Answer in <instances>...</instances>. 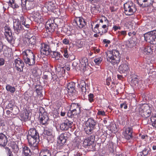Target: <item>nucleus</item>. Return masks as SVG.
I'll use <instances>...</instances> for the list:
<instances>
[{
	"instance_id": "nucleus-60",
	"label": "nucleus",
	"mask_w": 156,
	"mask_h": 156,
	"mask_svg": "<svg viewBox=\"0 0 156 156\" xmlns=\"http://www.w3.org/2000/svg\"><path fill=\"white\" fill-rule=\"evenodd\" d=\"M62 43L65 45H68L69 44L70 41L68 38H65L62 40Z\"/></svg>"
},
{
	"instance_id": "nucleus-46",
	"label": "nucleus",
	"mask_w": 156,
	"mask_h": 156,
	"mask_svg": "<svg viewBox=\"0 0 156 156\" xmlns=\"http://www.w3.org/2000/svg\"><path fill=\"white\" fill-rule=\"evenodd\" d=\"M88 100L90 103H92L94 101V95L92 93H90L88 95Z\"/></svg>"
},
{
	"instance_id": "nucleus-7",
	"label": "nucleus",
	"mask_w": 156,
	"mask_h": 156,
	"mask_svg": "<svg viewBox=\"0 0 156 156\" xmlns=\"http://www.w3.org/2000/svg\"><path fill=\"white\" fill-rule=\"evenodd\" d=\"M124 13L126 16L133 15L136 11L135 6L132 3H126L124 4Z\"/></svg>"
},
{
	"instance_id": "nucleus-35",
	"label": "nucleus",
	"mask_w": 156,
	"mask_h": 156,
	"mask_svg": "<svg viewBox=\"0 0 156 156\" xmlns=\"http://www.w3.org/2000/svg\"><path fill=\"white\" fill-rule=\"evenodd\" d=\"M9 5L14 9H18L19 5L16 3L14 0H9Z\"/></svg>"
},
{
	"instance_id": "nucleus-26",
	"label": "nucleus",
	"mask_w": 156,
	"mask_h": 156,
	"mask_svg": "<svg viewBox=\"0 0 156 156\" xmlns=\"http://www.w3.org/2000/svg\"><path fill=\"white\" fill-rule=\"evenodd\" d=\"M88 59L87 58L84 57L80 60V67L82 70H84L86 69L87 66L88 65Z\"/></svg>"
},
{
	"instance_id": "nucleus-19",
	"label": "nucleus",
	"mask_w": 156,
	"mask_h": 156,
	"mask_svg": "<svg viewBox=\"0 0 156 156\" xmlns=\"http://www.w3.org/2000/svg\"><path fill=\"white\" fill-rule=\"evenodd\" d=\"M39 119L40 123L42 125H46L48 124V121L49 118L47 115L46 112H44L43 114H41V115L40 116Z\"/></svg>"
},
{
	"instance_id": "nucleus-58",
	"label": "nucleus",
	"mask_w": 156,
	"mask_h": 156,
	"mask_svg": "<svg viewBox=\"0 0 156 156\" xmlns=\"http://www.w3.org/2000/svg\"><path fill=\"white\" fill-rule=\"evenodd\" d=\"M62 134H63V135H64V136L67 140L68 139L71 137V134L69 132H66Z\"/></svg>"
},
{
	"instance_id": "nucleus-48",
	"label": "nucleus",
	"mask_w": 156,
	"mask_h": 156,
	"mask_svg": "<svg viewBox=\"0 0 156 156\" xmlns=\"http://www.w3.org/2000/svg\"><path fill=\"white\" fill-rule=\"evenodd\" d=\"M91 11L93 14H94L98 12V10L96 6L92 7L91 8Z\"/></svg>"
},
{
	"instance_id": "nucleus-49",
	"label": "nucleus",
	"mask_w": 156,
	"mask_h": 156,
	"mask_svg": "<svg viewBox=\"0 0 156 156\" xmlns=\"http://www.w3.org/2000/svg\"><path fill=\"white\" fill-rule=\"evenodd\" d=\"M110 130L112 132L116 131L117 130L116 125L115 124H112L110 126Z\"/></svg>"
},
{
	"instance_id": "nucleus-50",
	"label": "nucleus",
	"mask_w": 156,
	"mask_h": 156,
	"mask_svg": "<svg viewBox=\"0 0 156 156\" xmlns=\"http://www.w3.org/2000/svg\"><path fill=\"white\" fill-rule=\"evenodd\" d=\"M127 46L128 47L131 48H132L134 44V42L132 40H129L127 43Z\"/></svg>"
},
{
	"instance_id": "nucleus-56",
	"label": "nucleus",
	"mask_w": 156,
	"mask_h": 156,
	"mask_svg": "<svg viewBox=\"0 0 156 156\" xmlns=\"http://www.w3.org/2000/svg\"><path fill=\"white\" fill-rule=\"evenodd\" d=\"M19 17L20 18V23H25V21H26V19L25 17L23 16V15H20L19 16Z\"/></svg>"
},
{
	"instance_id": "nucleus-33",
	"label": "nucleus",
	"mask_w": 156,
	"mask_h": 156,
	"mask_svg": "<svg viewBox=\"0 0 156 156\" xmlns=\"http://www.w3.org/2000/svg\"><path fill=\"white\" fill-rule=\"evenodd\" d=\"M119 40L123 39L127 35V32L125 30L119 31L117 33Z\"/></svg>"
},
{
	"instance_id": "nucleus-38",
	"label": "nucleus",
	"mask_w": 156,
	"mask_h": 156,
	"mask_svg": "<svg viewBox=\"0 0 156 156\" xmlns=\"http://www.w3.org/2000/svg\"><path fill=\"white\" fill-rule=\"evenodd\" d=\"M6 90L11 93H14L16 91V88L14 86H12L9 84H7L6 86Z\"/></svg>"
},
{
	"instance_id": "nucleus-53",
	"label": "nucleus",
	"mask_w": 156,
	"mask_h": 156,
	"mask_svg": "<svg viewBox=\"0 0 156 156\" xmlns=\"http://www.w3.org/2000/svg\"><path fill=\"white\" fill-rule=\"evenodd\" d=\"M101 31L99 30L98 33L100 34V36H101L105 33H107L108 31V30L107 29H102Z\"/></svg>"
},
{
	"instance_id": "nucleus-11",
	"label": "nucleus",
	"mask_w": 156,
	"mask_h": 156,
	"mask_svg": "<svg viewBox=\"0 0 156 156\" xmlns=\"http://www.w3.org/2000/svg\"><path fill=\"white\" fill-rule=\"evenodd\" d=\"M5 35L8 42L11 44L14 43V40L13 39L11 30L10 27L8 26L5 27Z\"/></svg>"
},
{
	"instance_id": "nucleus-31",
	"label": "nucleus",
	"mask_w": 156,
	"mask_h": 156,
	"mask_svg": "<svg viewBox=\"0 0 156 156\" xmlns=\"http://www.w3.org/2000/svg\"><path fill=\"white\" fill-rule=\"evenodd\" d=\"M45 5L49 9V11H52L55 8V5L53 0L46 2L45 3Z\"/></svg>"
},
{
	"instance_id": "nucleus-62",
	"label": "nucleus",
	"mask_w": 156,
	"mask_h": 156,
	"mask_svg": "<svg viewBox=\"0 0 156 156\" xmlns=\"http://www.w3.org/2000/svg\"><path fill=\"white\" fill-rule=\"evenodd\" d=\"M112 82V80L111 77H109L107 78L106 80V83L107 85L109 86L110 84V83Z\"/></svg>"
},
{
	"instance_id": "nucleus-41",
	"label": "nucleus",
	"mask_w": 156,
	"mask_h": 156,
	"mask_svg": "<svg viewBox=\"0 0 156 156\" xmlns=\"http://www.w3.org/2000/svg\"><path fill=\"white\" fill-rule=\"evenodd\" d=\"M151 120L153 126L156 128V114L154 116L152 115L151 118Z\"/></svg>"
},
{
	"instance_id": "nucleus-3",
	"label": "nucleus",
	"mask_w": 156,
	"mask_h": 156,
	"mask_svg": "<svg viewBox=\"0 0 156 156\" xmlns=\"http://www.w3.org/2000/svg\"><path fill=\"white\" fill-rule=\"evenodd\" d=\"M23 59L26 64L29 66L34 65L36 62V56L32 51L29 49H27L23 52Z\"/></svg>"
},
{
	"instance_id": "nucleus-59",
	"label": "nucleus",
	"mask_w": 156,
	"mask_h": 156,
	"mask_svg": "<svg viewBox=\"0 0 156 156\" xmlns=\"http://www.w3.org/2000/svg\"><path fill=\"white\" fill-rule=\"evenodd\" d=\"M41 9L42 11L44 12H47L49 11V9L47 7V6L45 5V3L44 5L42 7Z\"/></svg>"
},
{
	"instance_id": "nucleus-64",
	"label": "nucleus",
	"mask_w": 156,
	"mask_h": 156,
	"mask_svg": "<svg viewBox=\"0 0 156 156\" xmlns=\"http://www.w3.org/2000/svg\"><path fill=\"white\" fill-rule=\"evenodd\" d=\"M95 53H99L100 51V49L99 48L94 47L93 49Z\"/></svg>"
},
{
	"instance_id": "nucleus-55",
	"label": "nucleus",
	"mask_w": 156,
	"mask_h": 156,
	"mask_svg": "<svg viewBox=\"0 0 156 156\" xmlns=\"http://www.w3.org/2000/svg\"><path fill=\"white\" fill-rule=\"evenodd\" d=\"M102 61V58L101 57H99L95 58L94 59V61L97 65L99 64Z\"/></svg>"
},
{
	"instance_id": "nucleus-28",
	"label": "nucleus",
	"mask_w": 156,
	"mask_h": 156,
	"mask_svg": "<svg viewBox=\"0 0 156 156\" xmlns=\"http://www.w3.org/2000/svg\"><path fill=\"white\" fill-rule=\"evenodd\" d=\"M39 156H51V151L47 148L42 149L40 151Z\"/></svg>"
},
{
	"instance_id": "nucleus-14",
	"label": "nucleus",
	"mask_w": 156,
	"mask_h": 156,
	"mask_svg": "<svg viewBox=\"0 0 156 156\" xmlns=\"http://www.w3.org/2000/svg\"><path fill=\"white\" fill-rule=\"evenodd\" d=\"M86 24L85 20L81 17L76 18L73 22L74 25L77 26L80 28H83Z\"/></svg>"
},
{
	"instance_id": "nucleus-25",
	"label": "nucleus",
	"mask_w": 156,
	"mask_h": 156,
	"mask_svg": "<svg viewBox=\"0 0 156 156\" xmlns=\"http://www.w3.org/2000/svg\"><path fill=\"white\" fill-rule=\"evenodd\" d=\"M24 42H26V45L29 46H31L32 45H34L35 44L36 40V37L35 36L32 37L30 38H24Z\"/></svg>"
},
{
	"instance_id": "nucleus-32",
	"label": "nucleus",
	"mask_w": 156,
	"mask_h": 156,
	"mask_svg": "<svg viewBox=\"0 0 156 156\" xmlns=\"http://www.w3.org/2000/svg\"><path fill=\"white\" fill-rule=\"evenodd\" d=\"M58 143L60 144V146L63 145L66 142L67 140L62 133L61 134L58 138Z\"/></svg>"
},
{
	"instance_id": "nucleus-45",
	"label": "nucleus",
	"mask_w": 156,
	"mask_h": 156,
	"mask_svg": "<svg viewBox=\"0 0 156 156\" xmlns=\"http://www.w3.org/2000/svg\"><path fill=\"white\" fill-rule=\"evenodd\" d=\"M13 151L15 153H17L19 150V148L17 145L16 144L13 145L12 146Z\"/></svg>"
},
{
	"instance_id": "nucleus-30",
	"label": "nucleus",
	"mask_w": 156,
	"mask_h": 156,
	"mask_svg": "<svg viewBox=\"0 0 156 156\" xmlns=\"http://www.w3.org/2000/svg\"><path fill=\"white\" fill-rule=\"evenodd\" d=\"M30 113L26 111L25 113H21L20 115V119L22 121H26L29 120Z\"/></svg>"
},
{
	"instance_id": "nucleus-29",
	"label": "nucleus",
	"mask_w": 156,
	"mask_h": 156,
	"mask_svg": "<svg viewBox=\"0 0 156 156\" xmlns=\"http://www.w3.org/2000/svg\"><path fill=\"white\" fill-rule=\"evenodd\" d=\"M31 151L29 147L26 146H23L22 154V156H31L30 154Z\"/></svg>"
},
{
	"instance_id": "nucleus-21",
	"label": "nucleus",
	"mask_w": 156,
	"mask_h": 156,
	"mask_svg": "<svg viewBox=\"0 0 156 156\" xmlns=\"http://www.w3.org/2000/svg\"><path fill=\"white\" fill-rule=\"evenodd\" d=\"M43 133L48 136L47 137L48 140L52 142L54 140V137L52 135L53 131L52 129L47 128H45L44 130Z\"/></svg>"
},
{
	"instance_id": "nucleus-61",
	"label": "nucleus",
	"mask_w": 156,
	"mask_h": 156,
	"mask_svg": "<svg viewBox=\"0 0 156 156\" xmlns=\"http://www.w3.org/2000/svg\"><path fill=\"white\" fill-rule=\"evenodd\" d=\"M132 82L135 85L138 83V79L136 77H135L132 80Z\"/></svg>"
},
{
	"instance_id": "nucleus-39",
	"label": "nucleus",
	"mask_w": 156,
	"mask_h": 156,
	"mask_svg": "<svg viewBox=\"0 0 156 156\" xmlns=\"http://www.w3.org/2000/svg\"><path fill=\"white\" fill-rule=\"evenodd\" d=\"M61 52L63 54V56L66 58H68L70 54H69L68 52L67 48H64L61 50Z\"/></svg>"
},
{
	"instance_id": "nucleus-20",
	"label": "nucleus",
	"mask_w": 156,
	"mask_h": 156,
	"mask_svg": "<svg viewBox=\"0 0 156 156\" xmlns=\"http://www.w3.org/2000/svg\"><path fill=\"white\" fill-rule=\"evenodd\" d=\"M137 3L140 7H145L152 5V0H137Z\"/></svg>"
},
{
	"instance_id": "nucleus-52",
	"label": "nucleus",
	"mask_w": 156,
	"mask_h": 156,
	"mask_svg": "<svg viewBox=\"0 0 156 156\" xmlns=\"http://www.w3.org/2000/svg\"><path fill=\"white\" fill-rule=\"evenodd\" d=\"M48 74L49 75H51L52 79L53 80V81L56 80L58 78V76L55 75L54 72L51 73L48 72Z\"/></svg>"
},
{
	"instance_id": "nucleus-63",
	"label": "nucleus",
	"mask_w": 156,
	"mask_h": 156,
	"mask_svg": "<svg viewBox=\"0 0 156 156\" xmlns=\"http://www.w3.org/2000/svg\"><path fill=\"white\" fill-rule=\"evenodd\" d=\"M120 107L121 108H123L124 109H126L127 108V104L126 102H123L120 104Z\"/></svg>"
},
{
	"instance_id": "nucleus-37",
	"label": "nucleus",
	"mask_w": 156,
	"mask_h": 156,
	"mask_svg": "<svg viewBox=\"0 0 156 156\" xmlns=\"http://www.w3.org/2000/svg\"><path fill=\"white\" fill-rule=\"evenodd\" d=\"M95 129L92 127L89 126L87 125H86L84 128V130L86 133L87 134H90L94 132V130Z\"/></svg>"
},
{
	"instance_id": "nucleus-22",
	"label": "nucleus",
	"mask_w": 156,
	"mask_h": 156,
	"mask_svg": "<svg viewBox=\"0 0 156 156\" xmlns=\"http://www.w3.org/2000/svg\"><path fill=\"white\" fill-rule=\"evenodd\" d=\"M80 139L79 137H76L72 141V148L73 150L79 148L80 146Z\"/></svg>"
},
{
	"instance_id": "nucleus-13",
	"label": "nucleus",
	"mask_w": 156,
	"mask_h": 156,
	"mask_svg": "<svg viewBox=\"0 0 156 156\" xmlns=\"http://www.w3.org/2000/svg\"><path fill=\"white\" fill-rule=\"evenodd\" d=\"M133 129L132 127H126L124 129L123 135L124 138L127 140H130L133 138Z\"/></svg>"
},
{
	"instance_id": "nucleus-4",
	"label": "nucleus",
	"mask_w": 156,
	"mask_h": 156,
	"mask_svg": "<svg viewBox=\"0 0 156 156\" xmlns=\"http://www.w3.org/2000/svg\"><path fill=\"white\" fill-rule=\"evenodd\" d=\"M95 136L90 135L84 139L83 143V146L85 148H87L90 151L95 150V144L94 143Z\"/></svg>"
},
{
	"instance_id": "nucleus-34",
	"label": "nucleus",
	"mask_w": 156,
	"mask_h": 156,
	"mask_svg": "<svg viewBox=\"0 0 156 156\" xmlns=\"http://www.w3.org/2000/svg\"><path fill=\"white\" fill-rule=\"evenodd\" d=\"M75 84L73 82H71L68 84L67 88L68 92L69 93H72L74 90Z\"/></svg>"
},
{
	"instance_id": "nucleus-40",
	"label": "nucleus",
	"mask_w": 156,
	"mask_h": 156,
	"mask_svg": "<svg viewBox=\"0 0 156 156\" xmlns=\"http://www.w3.org/2000/svg\"><path fill=\"white\" fill-rule=\"evenodd\" d=\"M104 20L105 22H106L107 23L106 24H103L101 26V28H100V29H105L108 30V23H109V21L107 20V18L105 17V16L103 17Z\"/></svg>"
},
{
	"instance_id": "nucleus-24",
	"label": "nucleus",
	"mask_w": 156,
	"mask_h": 156,
	"mask_svg": "<svg viewBox=\"0 0 156 156\" xmlns=\"http://www.w3.org/2000/svg\"><path fill=\"white\" fill-rule=\"evenodd\" d=\"M98 124V122L92 118L88 119L87 121L86 124L95 129L96 126Z\"/></svg>"
},
{
	"instance_id": "nucleus-43",
	"label": "nucleus",
	"mask_w": 156,
	"mask_h": 156,
	"mask_svg": "<svg viewBox=\"0 0 156 156\" xmlns=\"http://www.w3.org/2000/svg\"><path fill=\"white\" fill-rule=\"evenodd\" d=\"M104 0H87L88 2L91 4H99L103 2Z\"/></svg>"
},
{
	"instance_id": "nucleus-17",
	"label": "nucleus",
	"mask_w": 156,
	"mask_h": 156,
	"mask_svg": "<svg viewBox=\"0 0 156 156\" xmlns=\"http://www.w3.org/2000/svg\"><path fill=\"white\" fill-rule=\"evenodd\" d=\"M88 87V84L86 83L83 80H80V83L78 84V87L80 89V90L81 92V94L83 95L84 97L86 96V86Z\"/></svg>"
},
{
	"instance_id": "nucleus-57",
	"label": "nucleus",
	"mask_w": 156,
	"mask_h": 156,
	"mask_svg": "<svg viewBox=\"0 0 156 156\" xmlns=\"http://www.w3.org/2000/svg\"><path fill=\"white\" fill-rule=\"evenodd\" d=\"M97 114L99 116H104L105 115V112L104 111L99 110L98 111Z\"/></svg>"
},
{
	"instance_id": "nucleus-47",
	"label": "nucleus",
	"mask_w": 156,
	"mask_h": 156,
	"mask_svg": "<svg viewBox=\"0 0 156 156\" xmlns=\"http://www.w3.org/2000/svg\"><path fill=\"white\" fill-rule=\"evenodd\" d=\"M3 54L4 56L5 57L8 58L9 56V52L7 47H6V48L5 49H4L3 51Z\"/></svg>"
},
{
	"instance_id": "nucleus-27",
	"label": "nucleus",
	"mask_w": 156,
	"mask_h": 156,
	"mask_svg": "<svg viewBox=\"0 0 156 156\" xmlns=\"http://www.w3.org/2000/svg\"><path fill=\"white\" fill-rule=\"evenodd\" d=\"M33 17L34 20L38 23H41L43 21L41 15L38 12H34L33 14Z\"/></svg>"
},
{
	"instance_id": "nucleus-12",
	"label": "nucleus",
	"mask_w": 156,
	"mask_h": 156,
	"mask_svg": "<svg viewBox=\"0 0 156 156\" xmlns=\"http://www.w3.org/2000/svg\"><path fill=\"white\" fill-rule=\"evenodd\" d=\"M40 51L41 55H49L51 51L49 46L44 43H42L40 44Z\"/></svg>"
},
{
	"instance_id": "nucleus-44",
	"label": "nucleus",
	"mask_w": 156,
	"mask_h": 156,
	"mask_svg": "<svg viewBox=\"0 0 156 156\" xmlns=\"http://www.w3.org/2000/svg\"><path fill=\"white\" fill-rule=\"evenodd\" d=\"M150 150V149L149 147H146L141 152L142 154L144 156H146L147 155Z\"/></svg>"
},
{
	"instance_id": "nucleus-23",
	"label": "nucleus",
	"mask_w": 156,
	"mask_h": 156,
	"mask_svg": "<svg viewBox=\"0 0 156 156\" xmlns=\"http://www.w3.org/2000/svg\"><path fill=\"white\" fill-rule=\"evenodd\" d=\"M8 142L6 136L3 133H0V146L5 147L6 145Z\"/></svg>"
},
{
	"instance_id": "nucleus-51",
	"label": "nucleus",
	"mask_w": 156,
	"mask_h": 156,
	"mask_svg": "<svg viewBox=\"0 0 156 156\" xmlns=\"http://www.w3.org/2000/svg\"><path fill=\"white\" fill-rule=\"evenodd\" d=\"M60 53L57 51H54L53 52V57L56 59H58V57H60Z\"/></svg>"
},
{
	"instance_id": "nucleus-9",
	"label": "nucleus",
	"mask_w": 156,
	"mask_h": 156,
	"mask_svg": "<svg viewBox=\"0 0 156 156\" xmlns=\"http://www.w3.org/2000/svg\"><path fill=\"white\" fill-rule=\"evenodd\" d=\"M13 19L16 20L14 23L13 29L15 33L17 34L23 32L24 30H26L21 25L20 20L18 18L13 17Z\"/></svg>"
},
{
	"instance_id": "nucleus-6",
	"label": "nucleus",
	"mask_w": 156,
	"mask_h": 156,
	"mask_svg": "<svg viewBox=\"0 0 156 156\" xmlns=\"http://www.w3.org/2000/svg\"><path fill=\"white\" fill-rule=\"evenodd\" d=\"M144 37L147 42L151 44H156V30L145 33L144 35Z\"/></svg>"
},
{
	"instance_id": "nucleus-36",
	"label": "nucleus",
	"mask_w": 156,
	"mask_h": 156,
	"mask_svg": "<svg viewBox=\"0 0 156 156\" xmlns=\"http://www.w3.org/2000/svg\"><path fill=\"white\" fill-rule=\"evenodd\" d=\"M153 50V49L150 46H146L143 50L144 53L147 55L151 54L152 53Z\"/></svg>"
},
{
	"instance_id": "nucleus-5",
	"label": "nucleus",
	"mask_w": 156,
	"mask_h": 156,
	"mask_svg": "<svg viewBox=\"0 0 156 156\" xmlns=\"http://www.w3.org/2000/svg\"><path fill=\"white\" fill-rule=\"evenodd\" d=\"M80 106L78 104L72 103L70 106V112L68 113V116L71 118L78 117L80 112Z\"/></svg>"
},
{
	"instance_id": "nucleus-1",
	"label": "nucleus",
	"mask_w": 156,
	"mask_h": 156,
	"mask_svg": "<svg viewBox=\"0 0 156 156\" xmlns=\"http://www.w3.org/2000/svg\"><path fill=\"white\" fill-rule=\"evenodd\" d=\"M29 145L33 150H38V144L40 141L39 133L35 128L30 129L27 136Z\"/></svg>"
},
{
	"instance_id": "nucleus-16",
	"label": "nucleus",
	"mask_w": 156,
	"mask_h": 156,
	"mask_svg": "<svg viewBox=\"0 0 156 156\" xmlns=\"http://www.w3.org/2000/svg\"><path fill=\"white\" fill-rule=\"evenodd\" d=\"M14 65L16 69L20 72H23L24 67V63L23 60L19 58L15 59L14 61Z\"/></svg>"
},
{
	"instance_id": "nucleus-18",
	"label": "nucleus",
	"mask_w": 156,
	"mask_h": 156,
	"mask_svg": "<svg viewBox=\"0 0 156 156\" xmlns=\"http://www.w3.org/2000/svg\"><path fill=\"white\" fill-rule=\"evenodd\" d=\"M120 73H126L130 70L129 65L126 62L122 63L118 69Z\"/></svg>"
},
{
	"instance_id": "nucleus-10",
	"label": "nucleus",
	"mask_w": 156,
	"mask_h": 156,
	"mask_svg": "<svg viewBox=\"0 0 156 156\" xmlns=\"http://www.w3.org/2000/svg\"><path fill=\"white\" fill-rule=\"evenodd\" d=\"M46 27L48 31L52 33L56 30L57 29L58 25L55 23L54 20H49L47 22L46 25Z\"/></svg>"
},
{
	"instance_id": "nucleus-2",
	"label": "nucleus",
	"mask_w": 156,
	"mask_h": 156,
	"mask_svg": "<svg viewBox=\"0 0 156 156\" xmlns=\"http://www.w3.org/2000/svg\"><path fill=\"white\" fill-rule=\"evenodd\" d=\"M107 61L113 65H118L120 61L121 55L117 49L108 50L105 52Z\"/></svg>"
},
{
	"instance_id": "nucleus-15",
	"label": "nucleus",
	"mask_w": 156,
	"mask_h": 156,
	"mask_svg": "<svg viewBox=\"0 0 156 156\" xmlns=\"http://www.w3.org/2000/svg\"><path fill=\"white\" fill-rule=\"evenodd\" d=\"M73 124V122L72 121L69 120V119H66L60 124V129L62 131L67 130L69 128L72 127Z\"/></svg>"
},
{
	"instance_id": "nucleus-8",
	"label": "nucleus",
	"mask_w": 156,
	"mask_h": 156,
	"mask_svg": "<svg viewBox=\"0 0 156 156\" xmlns=\"http://www.w3.org/2000/svg\"><path fill=\"white\" fill-rule=\"evenodd\" d=\"M151 108L147 104L143 105L139 109L140 114L145 118L149 117L151 115Z\"/></svg>"
},
{
	"instance_id": "nucleus-42",
	"label": "nucleus",
	"mask_w": 156,
	"mask_h": 156,
	"mask_svg": "<svg viewBox=\"0 0 156 156\" xmlns=\"http://www.w3.org/2000/svg\"><path fill=\"white\" fill-rule=\"evenodd\" d=\"M36 91L37 94L40 95L41 94L42 87L41 86L39 85H36L35 87Z\"/></svg>"
},
{
	"instance_id": "nucleus-54",
	"label": "nucleus",
	"mask_w": 156,
	"mask_h": 156,
	"mask_svg": "<svg viewBox=\"0 0 156 156\" xmlns=\"http://www.w3.org/2000/svg\"><path fill=\"white\" fill-rule=\"evenodd\" d=\"M26 2L25 1H22L21 0V7L22 9L24 11L27 9V8L26 6Z\"/></svg>"
}]
</instances>
